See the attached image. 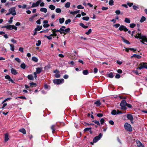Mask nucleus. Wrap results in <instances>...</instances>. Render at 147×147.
Masks as SVG:
<instances>
[{"instance_id": "c85d7f7f", "label": "nucleus", "mask_w": 147, "mask_h": 147, "mask_svg": "<svg viewBox=\"0 0 147 147\" xmlns=\"http://www.w3.org/2000/svg\"><path fill=\"white\" fill-rule=\"evenodd\" d=\"M146 18L144 16H142L140 20V22L141 23H142L145 21L146 20Z\"/></svg>"}, {"instance_id": "a19ab883", "label": "nucleus", "mask_w": 147, "mask_h": 147, "mask_svg": "<svg viewBox=\"0 0 147 147\" xmlns=\"http://www.w3.org/2000/svg\"><path fill=\"white\" fill-rule=\"evenodd\" d=\"M109 5L112 6L114 5V1L113 0H110L109 2Z\"/></svg>"}, {"instance_id": "473e14b6", "label": "nucleus", "mask_w": 147, "mask_h": 147, "mask_svg": "<svg viewBox=\"0 0 147 147\" xmlns=\"http://www.w3.org/2000/svg\"><path fill=\"white\" fill-rule=\"evenodd\" d=\"M49 8L51 9L52 10H53L55 9V6L53 5H49Z\"/></svg>"}, {"instance_id": "09e8293b", "label": "nucleus", "mask_w": 147, "mask_h": 147, "mask_svg": "<svg viewBox=\"0 0 147 147\" xmlns=\"http://www.w3.org/2000/svg\"><path fill=\"white\" fill-rule=\"evenodd\" d=\"M77 8L78 9H83L84 8V7L82 6L81 5H79L77 6Z\"/></svg>"}, {"instance_id": "4c0bfd02", "label": "nucleus", "mask_w": 147, "mask_h": 147, "mask_svg": "<svg viewBox=\"0 0 147 147\" xmlns=\"http://www.w3.org/2000/svg\"><path fill=\"white\" fill-rule=\"evenodd\" d=\"M65 21V19L64 18H60L59 19V23L60 24H62Z\"/></svg>"}, {"instance_id": "13d9d810", "label": "nucleus", "mask_w": 147, "mask_h": 147, "mask_svg": "<svg viewBox=\"0 0 147 147\" xmlns=\"http://www.w3.org/2000/svg\"><path fill=\"white\" fill-rule=\"evenodd\" d=\"M133 8L134 10H136L137 9H139V7L138 6L136 5H133Z\"/></svg>"}, {"instance_id": "052dcab7", "label": "nucleus", "mask_w": 147, "mask_h": 147, "mask_svg": "<svg viewBox=\"0 0 147 147\" xmlns=\"http://www.w3.org/2000/svg\"><path fill=\"white\" fill-rule=\"evenodd\" d=\"M115 13L119 15L120 14L121 12L119 10H117L115 11Z\"/></svg>"}, {"instance_id": "e433bc0d", "label": "nucleus", "mask_w": 147, "mask_h": 147, "mask_svg": "<svg viewBox=\"0 0 147 147\" xmlns=\"http://www.w3.org/2000/svg\"><path fill=\"white\" fill-rule=\"evenodd\" d=\"M26 65L24 63H22L20 65V67L23 69H24L26 68Z\"/></svg>"}, {"instance_id": "864d4df0", "label": "nucleus", "mask_w": 147, "mask_h": 147, "mask_svg": "<svg viewBox=\"0 0 147 147\" xmlns=\"http://www.w3.org/2000/svg\"><path fill=\"white\" fill-rule=\"evenodd\" d=\"M92 32V30L91 29H89L88 32H86V34L87 35H88L90 34Z\"/></svg>"}, {"instance_id": "69168bd1", "label": "nucleus", "mask_w": 147, "mask_h": 147, "mask_svg": "<svg viewBox=\"0 0 147 147\" xmlns=\"http://www.w3.org/2000/svg\"><path fill=\"white\" fill-rule=\"evenodd\" d=\"M102 9V10H105L108 9V7H102L101 8Z\"/></svg>"}, {"instance_id": "5701e85b", "label": "nucleus", "mask_w": 147, "mask_h": 147, "mask_svg": "<svg viewBox=\"0 0 147 147\" xmlns=\"http://www.w3.org/2000/svg\"><path fill=\"white\" fill-rule=\"evenodd\" d=\"M122 40L123 41V42H125V43H126L127 44L129 45L130 44V42H129L127 40H126L123 37H122Z\"/></svg>"}, {"instance_id": "1a4fd4ad", "label": "nucleus", "mask_w": 147, "mask_h": 147, "mask_svg": "<svg viewBox=\"0 0 147 147\" xmlns=\"http://www.w3.org/2000/svg\"><path fill=\"white\" fill-rule=\"evenodd\" d=\"M119 30L120 31L123 30L124 32L127 31L128 29L127 28L126 26L124 25H121L119 28Z\"/></svg>"}, {"instance_id": "774afa93", "label": "nucleus", "mask_w": 147, "mask_h": 147, "mask_svg": "<svg viewBox=\"0 0 147 147\" xmlns=\"http://www.w3.org/2000/svg\"><path fill=\"white\" fill-rule=\"evenodd\" d=\"M117 64L119 65H121L122 63V62L119 60H117Z\"/></svg>"}, {"instance_id": "7ed1b4c3", "label": "nucleus", "mask_w": 147, "mask_h": 147, "mask_svg": "<svg viewBox=\"0 0 147 147\" xmlns=\"http://www.w3.org/2000/svg\"><path fill=\"white\" fill-rule=\"evenodd\" d=\"M131 34L132 37L134 36V35H135L134 37H146L145 36L142 35L140 32H138L137 33V32H135V31H132Z\"/></svg>"}, {"instance_id": "6e6552de", "label": "nucleus", "mask_w": 147, "mask_h": 147, "mask_svg": "<svg viewBox=\"0 0 147 147\" xmlns=\"http://www.w3.org/2000/svg\"><path fill=\"white\" fill-rule=\"evenodd\" d=\"M16 9V7H12L11 8L9 9V11L10 12L11 14L13 16H15L16 14V13L15 9Z\"/></svg>"}, {"instance_id": "72a5a7b5", "label": "nucleus", "mask_w": 147, "mask_h": 147, "mask_svg": "<svg viewBox=\"0 0 147 147\" xmlns=\"http://www.w3.org/2000/svg\"><path fill=\"white\" fill-rule=\"evenodd\" d=\"M111 114L113 115H117V111L115 110H113L112 111Z\"/></svg>"}, {"instance_id": "3c124183", "label": "nucleus", "mask_w": 147, "mask_h": 147, "mask_svg": "<svg viewBox=\"0 0 147 147\" xmlns=\"http://www.w3.org/2000/svg\"><path fill=\"white\" fill-rule=\"evenodd\" d=\"M127 5L129 7H131L133 5V3L127 2Z\"/></svg>"}, {"instance_id": "a878e982", "label": "nucleus", "mask_w": 147, "mask_h": 147, "mask_svg": "<svg viewBox=\"0 0 147 147\" xmlns=\"http://www.w3.org/2000/svg\"><path fill=\"white\" fill-rule=\"evenodd\" d=\"M80 11V10H78L74 11H71L70 13L71 14L74 15V14H77L78 13H79Z\"/></svg>"}, {"instance_id": "9b49d317", "label": "nucleus", "mask_w": 147, "mask_h": 147, "mask_svg": "<svg viewBox=\"0 0 147 147\" xmlns=\"http://www.w3.org/2000/svg\"><path fill=\"white\" fill-rule=\"evenodd\" d=\"M41 1L40 0L37 1L36 3H34L31 6L32 7H37L39 5Z\"/></svg>"}, {"instance_id": "0e129e2a", "label": "nucleus", "mask_w": 147, "mask_h": 147, "mask_svg": "<svg viewBox=\"0 0 147 147\" xmlns=\"http://www.w3.org/2000/svg\"><path fill=\"white\" fill-rule=\"evenodd\" d=\"M103 114L102 113H98L97 115V116L98 117H102L103 116Z\"/></svg>"}, {"instance_id": "b1692460", "label": "nucleus", "mask_w": 147, "mask_h": 147, "mask_svg": "<svg viewBox=\"0 0 147 147\" xmlns=\"http://www.w3.org/2000/svg\"><path fill=\"white\" fill-rule=\"evenodd\" d=\"M42 26H40L38 25L37 26V27L35 28V29H36V30L39 31L42 29Z\"/></svg>"}, {"instance_id": "7c9ffc66", "label": "nucleus", "mask_w": 147, "mask_h": 147, "mask_svg": "<svg viewBox=\"0 0 147 147\" xmlns=\"http://www.w3.org/2000/svg\"><path fill=\"white\" fill-rule=\"evenodd\" d=\"M30 86H31V87H33L34 86L35 87L36 86V84L33 82L30 83Z\"/></svg>"}, {"instance_id": "6e6d98bb", "label": "nucleus", "mask_w": 147, "mask_h": 147, "mask_svg": "<svg viewBox=\"0 0 147 147\" xmlns=\"http://www.w3.org/2000/svg\"><path fill=\"white\" fill-rule=\"evenodd\" d=\"M105 120L103 118H102L100 120V122L101 124H102L104 123L105 121Z\"/></svg>"}, {"instance_id": "2f4dec72", "label": "nucleus", "mask_w": 147, "mask_h": 147, "mask_svg": "<svg viewBox=\"0 0 147 147\" xmlns=\"http://www.w3.org/2000/svg\"><path fill=\"white\" fill-rule=\"evenodd\" d=\"M10 46V49L11 51H13L14 50V45L11 44H9Z\"/></svg>"}, {"instance_id": "aec40b11", "label": "nucleus", "mask_w": 147, "mask_h": 147, "mask_svg": "<svg viewBox=\"0 0 147 147\" xmlns=\"http://www.w3.org/2000/svg\"><path fill=\"white\" fill-rule=\"evenodd\" d=\"M19 131L20 132H21L22 133H23V134H26V131L25 129L24 128H22V129H19Z\"/></svg>"}, {"instance_id": "f8f14e48", "label": "nucleus", "mask_w": 147, "mask_h": 147, "mask_svg": "<svg viewBox=\"0 0 147 147\" xmlns=\"http://www.w3.org/2000/svg\"><path fill=\"white\" fill-rule=\"evenodd\" d=\"M127 117L128 119H129L131 123H133V117L131 115H127Z\"/></svg>"}, {"instance_id": "423d86ee", "label": "nucleus", "mask_w": 147, "mask_h": 147, "mask_svg": "<svg viewBox=\"0 0 147 147\" xmlns=\"http://www.w3.org/2000/svg\"><path fill=\"white\" fill-rule=\"evenodd\" d=\"M140 65V66L137 67V69L141 70L143 68L147 69V63H141Z\"/></svg>"}, {"instance_id": "f3484780", "label": "nucleus", "mask_w": 147, "mask_h": 147, "mask_svg": "<svg viewBox=\"0 0 147 147\" xmlns=\"http://www.w3.org/2000/svg\"><path fill=\"white\" fill-rule=\"evenodd\" d=\"M141 56L139 55H137L136 54H134L133 55H132L131 57H135L136 58H138V59H140L141 58Z\"/></svg>"}, {"instance_id": "ddd939ff", "label": "nucleus", "mask_w": 147, "mask_h": 147, "mask_svg": "<svg viewBox=\"0 0 147 147\" xmlns=\"http://www.w3.org/2000/svg\"><path fill=\"white\" fill-rule=\"evenodd\" d=\"M36 72L37 74H39L42 72V68L41 67H38L36 68Z\"/></svg>"}, {"instance_id": "f03ea898", "label": "nucleus", "mask_w": 147, "mask_h": 147, "mask_svg": "<svg viewBox=\"0 0 147 147\" xmlns=\"http://www.w3.org/2000/svg\"><path fill=\"white\" fill-rule=\"evenodd\" d=\"M2 28H5L8 30H11L12 29L15 30H17V28L14 25H9L4 26Z\"/></svg>"}, {"instance_id": "f257e3e1", "label": "nucleus", "mask_w": 147, "mask_h": 147, "mask_svg": "<svg viewBox=\"0 0 147 147\" xmlns=\"http://www.w3.org/2000/svg\"><path fill=\"white\" fill-rule=\"evenodd\" d=\"M125 129L127 131L131 132L132 131V128L131 125L127 123H125L124 125Z\"/></svg>"}, {"instance_id": "dca6fc26", "label": "nucleus", "mask_w": 147, "mask_h": 147, "mask_svg": "<svg viewBox=\"0 0 147 147\" xmlns=\"http://www.w3.org/2000/svg\"><path fill=\"white\" fill-rule=\"evenodd\" d=\"M137 144L138 147H144V145L140 141H138L137 142Z\"/></svg>"}, {"instance_id": "bf43d9fd", "label": "nucleus", "mask_w": 147, "mask_h": 147, "mask_svg": "<svg viewBox=\"0 0 147 147\" xmlns=\"http://www.w3.org/2000/svg\"><path fill=\"white\" fill-rule=\"evenodd\" d=\"M13 17H11L10 18V20L8 21V22H9L10 23H12V21H13L12 19H13Z\"/></svg>"}, {"instance_id": "49530a36", "label": "nucleus", "mask_w": 147, "mask_h": 147, "mask_svg": "<svg viewBox=\"0 0 147 147\" xmlns=\"http://www.w3.org/2000/svg\"><path fill=\"white\" fill-rule=\"evenodd\" d=\"M41 43V41L40 40H38L37 42L36 43V45L37 46H39Z\"/></svg>"}, {"instance_id": "4468645a", "label": "nucleus", "mask_w": 147, "mask_h": 147, "mask_svg": "<svg viewBox=\"0 0 147 147\" xmlns=\"http://www.w3.org/2000/svg\"><path fill=\"white\" fill-rule=\"evenodd\" d=\"M11 73L13 74L16 75L18 74V72L16 70L13 68H12L11 69Z\"/></svg>"}, {"instance_id": "4be33fe9", "label": "nucleus", "mask_w": 147, "mask_h": 147, "mask_svg": "<svg viewBox=\"0 0 147 147\" xmlns=\"http://www.w3.org/2000/svg\"><path fill=\"white\" fill-rule=\"evenodd\" d=\"M79 25L85 29L87 28L88 27V26H85L84 24L82 23H80Z\"/></svg>"}, {"instance_id": "393cba45", "label": "nucleus", "mask_w": 147, "mask_h": 147, "mask_svg": "<svg viewBox=\"0 0 147 147\" xmlns=\"http://www.w3.org/2000/svg\"><path fill=\"white\" fill-rule=\"evenodd\" d=\"M40 10L41 11L44 12L45 13H46L47 11V9L46 8L42 7L40 9Z\"/></svg>"}, {"instance_id": "20e7f679", "label": "nucleus", "mask_w": 147, "mask_h": 147, "mask_svg": "<svg viewBox=\"0 0 147 147\" xmlns=\"http://www.w3.org/2000/svg\"><path fill=\"white\" fill-rule=\"evenodd\" d=\"M102 134L101 133H100L98 136H97L95 137H94V138L93 139V142H91L90 144H91L93 145V143H96V142H97V141L98 140H100V139L102 137Z\"/></svg>"}, {"instance_id": "c9c22d12", "label": "nucleus", "mask_w": 147, "mask_h": 147, "mask_svg": "<svg viewBox=\"0 0 147 147\" xmlns=\"http://www.w3.org/2000/svg\"><path fill=\"white\" fill-rule=\"evenodd\" d=\"M44 87L45 89H49L50 88V86L47 84L44 85Z\"/></svg>"}, {"instance_id": "680f3d73", "label": "nucleus", "mask_w": 147, "mask_h": 147, "mask_svg": "<svg viewBox=\"0 0 147 147\" xmlns=\"http://www.w3.org/2000/svg\"><path fill=\"white\" fill-rule=\"evenodd\" d=\"M49 26V25L48 24H44L43 25V26L45 28H47Z\"/></svg>"}, {"instance_id": "79ce46f5", "label": "nucleus", "mask_w": 147, "mask_h": 147, "mask_svg": "<svg viewBox=\"0 0 147 147\" xmlns=\"http://www.w3.org/2000/svg\"><path fill=\"white\" fill-rule=\"evenodd\" d=\"M92 129V128L91 127H89V128H85L84 129V131L86 132L87 131H90L91 129Z\"/></svg>"}, {"instance_id": "37998d69", "label": "nucleus", "mask_w": 147, "mask_h": 147, "mask_svg": "<svg viewBox=\"0 0 147 147\" xmlns=\"http://www.w3.org/2000/svg\"><path fill=\"white\" fill-rule=\"evenodd\" d=\"M55 11H56V12L57 13H60L61 11V9H60L59 8H56V9Z\"/></svg>"}, {"instance_id": "338daca9", "label": "nucleus", "mask_w": 147, "mask_h": 147, "mask_svg": "<svg viewBox=\"0 0 147 147\" xmlns=\"http://www.w3.org/2000/svg\"><path fill=\"white\" fill-rule=\"evenodd\" d=\"M15 60L18 63H20L21 62V60L18 58H15Z\"/></svg>"}, {"instance_id": "a18cd8bd", "label": "nucleus", "mask_w": 147, "mask_h": 147, "mask_svg": "<svg viewBox=\"0 0 147 147\" xmlns=\"http://www.w3.org/2000/svg\"><path fill=\"white\" fill-rule=\"evenodd\" d=\"M108 76L111 78H112L113 77V73L112 72L108 74Z\"/></svg>"}, {"instance_id": "ea45409f", "label": "nucleus", "mask_w": 147, "mask_h": 147, "mask_svg": "<svg viewBox=\"0 0 147 147\" xmlns=\"http://www.w3.org/2000/svg\"><path fill=\"white\" fill-rule=\"evenodd\" d=\"M82 19L84 20L88 21L89 19V17L88 16L84 17L82 18Z\"/></svg>"}, {"instance_id": "c756f323", "label": "nucleus", "mask_w": 147, "mask_h": 147, "mask_svg": "<svg viewBox=\"0 0 147 147\" xmlns=\"http://www.w3.org/2000/svg\"><path fill=\"white\" fill-rule=\"evenodd\" d=\"M124 21L125 22H126L127 23H129L131 22V20L129 19V18H125Z\"/></svg>"}, {"instance_id": "f704fd0d", "label": "nucleus", "mask_w": 147, "mask_h": 147, "mask_svg": "<svg viewBox=\"0 0 147 147\" xmlns=\"http://www.w3.org/2000/svg\"><path fill=\"white\" fill-rule=\"evenodd\" d=\"M70 3L69 2H67L65 5V7L66 8H69L70 7Z\"/></svg>"}, {"instance_id": "cd10ccee", "label": "nucleus", "mask_w": 147, "mask_h": 147, "mask_svg": "<svg viewBox=\"0 0 147 147\" xmlns=\"http://www.w3.org/2000/svg\"><path fill=\"white\" fill-rule=\"evenodd\" d=\"M32 60L35 62H37L38 61V59L37 58L35 57H33L32 58Z\"/></svg>"}, {"instance_id": "c03bdc74", "label": "nucleus", "mask_w": 147, "mask_h": 147, "mask_svg": "<svg viewBox=\"0 0 147 147\" xmlns=\"http://www.w3.org/2000/svg\"><path fill=\"white\" fill-rule=\"evenodd\" d=\"M136 26V24L134 23L131 24L129 25L130 27L131 28H133Z\"/></svg>"}, {"instance_id": "bb28decb", "label": "nucleus", "mask_w": 147, "mask_h": 147, "mask_svg": "<svg viewBox=\"0 0 147 147\" xmlns=\"http://www.w3.org/2000/svg\"><path fill=\"white\" fill-rule=\"evenodd\" d=\"M59 32H60L61 34H62L63 33L64 35L66 34V33H65V32H63L64 31V29L62 28H60L59 30Z\"/></svg>"}, {"instance_id": "5fc2aeb1", "label": "nucleus", "mask_w": 147, "mask_h": 147, "mask_svg": "<svg viewBox=\"0 0 147 147\" xmlns=\"http://www.w3.org/2000/svg\"><path fill=\"white\" fill-rule=\"evenodd\" d=\"M120 77H121L120 75L118 74H117L115 76V78H117V79H118V78H120Z\"/></svg>"}, {"instance_id": "8fccbe9b", "label": "nucleus", "mask_w": 147, "mask_h": 147, "mask_svg": "<svg viewBox=\"0 0 147 147\" xmlns=\"http://www.w3.org/2000/svg\"><path fill=\"white\" fill-rule=\"evenodd\" d=\"M88 73V71L87 70H84L83 71V74L84 75H86Z\"/></svg>"}, {"instance_id": "603ef678", "label": "nucleus", "mask_w": 147, "mask_h": 147, "mask_svg": "<svg viewBox=\"0 0 147 147\" xmlns=\"http://www.w3.org/2000/svg\"><path fill=\"white\" fill-rule=\"evenodd\" d=\"M70 30V28H67L65 29L64 30V32H65L67 33L69 32Z\"/></svg>"}, {"instance_id": "39448f33", "label": "nucleus", "mask_w": 147, "mask_h": 147, "mask_svg": "<svg viewBox=\"0 0 147 147\" xmlns=\"http://www.w3.org/2000/svg\"><path fill=\"white\" fill-rule=\"evenodd\" d=\"M126 102L125 100H122L120 104L121 109L123 110H126L127 109L126 107Z\"/></svg>"}, {"instance_id": "2eb2a0df", "label": "nucleus", "mask_w": 147, "mask_h": 147, "mask_svg": "<svg viewBox=\"0 0 147 147\" xmlns=\"http://www.w3.org/2000/svg\"><path fill=\"white\" fill-rule=\"evenodd\" d=\"M9 135L8 133H6L5 134L4 141L5 142H7L8 141Z\"/></svg>"}, {"instance_id": "4d7b16f0", "label": "nucleus", "mask_w": 147, "mask_h": 147, "mask_svg": "<svg viewBox=\"0 0 147 147\" xmlns=\"http://www.w3.org/2000/svg\"><path fill=\"white\" fill-rule=\"evenodd\" d=\"M120 26V25L119 24H116L113 25V26H114L116 28H118Z\"/></svg>"}, {"instance_id": "a211bd4d", "label": "nucleus", "mask_w": 147, "mask_h": 147, "mask_svg": "<svg viewBox=\"0 0 147 147\" xmlns=\"http://www.w3.org/2000/svg\"><path fill=\"white\" fill-rule=\"evenodd\" d=\"M55 127H56V126L55 125H52L51 127V129L52 130V133H54L55 131Z\"/></svg>"}, {"instance_id": "6ab92c4d", "label": "nucleus", "mask_w": 147, "mask_h": 147, "mask_svg": "<svg viewBox=\"0 0 147 147\" xmlns=\"http://www.w3.org/2000/svg\"><path fill=\"white\" fill-rule=\"evenodd\" d=\"M27 78L28 79L31 80H34V77L31 74L28 75Z\"/></svg>"}, {"instance_id": "de8ad7c7", "label": "nucleus", "mask_w": 147, "mask_h": 147, "mask_svg": "<svg viewBox=\"0 0 147 147\" xmlns=\"http://www.w3.org/2000/svg\"><path fill=\"white\" fill-rule=\"evenodd\" d=\"M71 22V20L70 19H68V20H66L65 21V24H68V23Z\"/></svg>"}, {"instance_id": "0eeeda50", "label": "nucleus", "mask_w": 147, "mask_h": 147, "mask_svg": "<svg viewBox=\"0 0 147 147\" xmlns=\"http://www.w3.org/2000/svg\"><path fill=\"white\" fill-rule=\"evenodd\" d=\"M63 79H55L53 80V82L55 84H59L62 82H64Z\"/></svg>"}, {"instance_id": "e2e57ef3", "label": "nucleus", "mask_w": 147, "mask_h": 147, "mask_svg": "<svg viewBox=\"0 0 147 147\" xmlns=\"http://www.w3.org/2000/svg\"><path fill=\"white\" fill-rule=\"evenodd\" d=\"M5 78L9 80L10 79L11 77L9 75H7L5 76Z\"/></svg>"}, {"instance_id": "9d476101", "label": "nucleus", "mask_w": 147, "mask_h": 147, "mask_svg": "<svg viewBox=\"0 0 147 147\" xmlns=\"http://www.w3.org/2000/svg\"><path fill=\"white\" fill-rule=\"evenodd\" d=\"M137 38H139L140 41L146 45L145 43V42L147 43V37H136Z\"/></svg>"}, {"instance_id": "412c9836", "label": "nucleus", "mask_w": 147, "mask_h": 147, "mask_svg": "<svg viewBox=\"0 0 147 147\" xmlns=\"http://www.w3.org/2000/svg\"><path fill=\"white\" fill-rule=\"evenodd\" d=\"M94 104L96 105V106L98 107L101 105V103L100 100H97L94 102Z\"/></svg>"}, {"instance_id": "58836bf2", "label": "nucleus", "mask_w": 147, "mask_h": 147, "mask_svg": "<svg viewBox=\"0 0 147 147\" xmlns=\"http://www.w3.org/2000/svg\"><path fill=\"white\" fill-rule=\"evenodd\" d=\"M92 122H94L95 124H96L97 125H100V123L98 121L96 120H94L92 121Z\"/></svg>"}]
</instances>
